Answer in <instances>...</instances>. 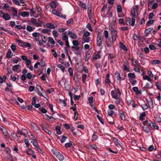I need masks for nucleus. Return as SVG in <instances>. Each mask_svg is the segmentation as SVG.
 <instances>
[{
    "mask_svg": "<svg viewBox=\"0 0 161 161\" xmlns=\"http://www.w3.org/2000/svg\"><path fill=\"white\" fill-rule=\"evenodd\" d=\"M138 9V5H135L133 7V9L131 11V14L132 16V19L131 25L133 26L134 25L135 22V19L136 18V14H137V11Z\"/></svg>",
    "mask_w": 161,
    "mask_h": 161,
    "instance_id": "obj_1",
    "label": "nucleus"
},
{
    "mask_svg": "<svg viewBox=\"0 0 161 161\" xmlns=\"http://www.w3.org/2000/svg\"><path fill=\"white\" fill-rule=\"evenodd\" d=\"M51 151L59 160L62 161L64 160V156L59 152L57 151L55 149H52L51 150Z\"/></svg>",
    "mask_w": 161,
    "mask_h": 161,
    "instance_id": "obj_2",
    "label": "nucleus"
},
{
    "mask_svg": "<svg viewBox=\"0 0 161 161\" xmlns=\"http://www.w3.org/2000/svg\"><path fill=\"white\" fill-rule=\"evenodd\" d=\"M90 33L88 31L84 32L83 36V39L84 42H89L91 41V38L89 36Z\"/></svg>",
    "mask_w": 161,
    "mask_h": 161,
    "instance_id": "obj_3",
    "label": "nucleus"
},
{
    "mask_svg": "<svg viewBox=\"0 0 161 161\" xmlns=\"http://www.w3.org/2000/svg\"><path fill=\"white\" fill-rule=\"evenodd\" d=\"M103 38V36H102L100 33H98L97 38V44L98 46L100 47V46Z\"/></svg>",
    "mask_w": 161,
    "mask_h": 161,
    "instance_id": "obj_4",
    "label": "nucleus"
},
{
    "mask_svg": "<svg viewBox=\"0 0 161 161\" xmlns=\"http://www.w3.org/2000/svg\"><path fill=\"white\" fill-rule=\"evenodd\" d=\"M148 121L146 119L145 121H142V122L143 126L142 125V127L143 131H149L148 123H147Z\"/></svg>",
    "mask_w": 161,
    "mask_h": 161,
    "instance_id": "obj_5",
    "label": "nucleus"
},
{
    "mask_svg": "<svg viewBox=\"0 0 161 161\" xmlns=\"http://www.w3.org/2000/svg\"><path fill=\"white\" fill-rule=\"evenodd\" d=\"M133 38L134 41H138V46H141V36H140L139 35H137L134 34L133 36Z\"/></svg>",
    "mask_w": 161,
    "mask_h": 161,
    "instance_id": "obj_6",
    "label": "nucleus"
},
{
    "mask_svg": "<svg viewBox=\"0 0 161 161\" xmlns=\"http://www.w3.org/2000/svg\"><path fill=\"white\" fill-rule=\"evenodd\" d=\"M132 89L133 91L136 92V96L137 98L139 99L140 101L141 100L139 94L141 93V92L140 91L141 90H140V91H139L138 88L137 87H134L132 88Z\"/></svg>",
    "mask_w": 161,
    "mask_h": 161,
    "instance_id": "obj_7",
    "label": "nucleus"
},
{
    "mask_svg": "<svg viewBox=\"0 0 161 161\" xmlns=\"http://www.w3.org/2000/svg\"><path fill=\"white\" fill-rule=\"evenodd\" d=\"M32 35L34 37L35 41L37 42L39 41V38L41 36V35L40 33L36 32L32 33Z\"/></svg>",
    "mask_w": 161,
    "mask_h": 161,
    "instance_id": "obj_8",
    "label": "nucleus"
},
{
    "mask_svg": "<svg viewBox=\"0 0 161 161\" xmlns=\"http://www.w3.org/2000/svg\"><path fill=\"white\" fill-rule=\"evenodd\" d=\"M3 158L7 161H14V159L10 154H8L4 156Z\"/></svg>",
    "mask_w": 161,
    "mask_h": 161,
    "instance_id": "obj_9",
    "label": "nucleus"
},
{
    "mask_svg": "<svg viewBox=\"0 0 161 161\" xmlns=\"http://www.w3.org/2000/svg\"><path fill=\"white\" fill-rule=\"evenodd\" d=\"M68 35L72 39H75L77 38V35L72 31H69Z\"/></svg>",
    "mask_w": 161,
    "mask_h": 161,
    "instance_id": "obj_10",
    "label": "nucleus"
},
{
    "mask_svg": "<svg viewBox=\"0 0 161 161\" xmlns=\"http://www.w3.org/2000/svg\"><path fill=\"white\" fill-rule=\"evenodd\" d=\"M1 17L5 20H8L10 19V15L7 13H4Z\"/></svg>",
    "mask_w": 161,
    "mask_h": 161,
    "instance_id": "obj_11",
    "label": "nucleus"
},
{
    "mask_svg": "<svg viewBox=\"0 0 161 161\" xmlns=\"http://www.w3.org/2000/svg\"><path fill=\"white\" fill-rule=\"evenodd\" d=\"M112 42L110 38L107 39L106 40V43L107 46L109 47H111L112 46Z\"/></svg>",
    "mask_w": 161,
    "mask_h": 161,
    "instance_id": "obj_12",
    "label": "nucleus"
},
{
    "mask_svg": "<svg viewBox=\"0 0 161 161\" xmlns=\"http://www.w3.org/2000/svg\"><path fill=\"white\" fill-rule=\"evenodd\" d=\"M119 114H120V117L121 118V119L123 120H126L125 119V113L122 110H119Z\"/></svg>",
    "mask_w": 161,
    "mask_h": 161,
    "instance_id": "obj_13",
    "label": "nucleus"
},
{
    "mask_svg": "<svg viewBox=\"0 0 161 161\" xmlns=\"http://www.w3.org/2000/svg\"><path fill=\"white\" fill-rule=\"evenodd\" d=\"M20 15L23 17H28L29 16V13L28 12L23 11L21 12Z\"/></svg>",
    "mask_w": 161,
    "mask_h": 161,
    "instance_id": "obj_14",
    "label": "nucleus"
},
{
    "mask_svg": "<svg viewBox=\"0 0 161 161\" xmlns=\"http://www.w3.org/2000/svg\"><path fill=\"white\" fill-rule=\"evenodd\" d=\"M114 75L115 77L117 79V80L120 81L121 78L120 77V75L118 72L116 71Z\"/></svg>",
    "mask_w": 161,
    "mask_h": 161,
    "instance_id": "obj_15",
    "label": "nucleus"
},
{
    "mask_svg": "<svg viewBox=\"0 0 161 161\" xmlns=\"http://www.w3.org/2000/svg\"><path fill=\"white\" fill-rule=\"evenodd\" d=\"M111 94L113 98L116 99H117L118 98L117 95L114 90L111 91Z\"/></svg>",
    "mask_w": 161,
    "mask_h": 161,
    "instance_id": "obj_16",
    "label": "nucleus"
},
{
    "mask_svg": "<svg viewBox=\"0 0 161 161\" xmlns=\"http://www.w3.org/2000/svg\"><path fill=\"white\" fill-rule=\"evenodd\" d=\"M46 26L50 29H54L55 26L52 23H48L46 24Z\"/></svg>",
    "mask_w": 161,
    "mask_h": 161,
    "instance_id": "obj_17",
    "label": "nucleus"
},
{
    "mask_svg": "<svg viewBox=\"0 0 161 161\" xmlns=\"http://www.w3.org/2000/svg\"><path fill=\"white\" fill-rule=\"evenodd\" d=\"M50 6L52 8H55L57 7L56 2H52L50 4Z\"/></svg>",
    "mask_w": 161,
    "mask_h": 161,
    "instance_id": "obj_18",
    "label": "nucleus"
},
{
    "mask_svg": "<svg viewBox=\"0 0 161 161\" xmlns=\"http://www.w3.org/2000/svg\"><path fill=\"white\" fill-rule=\"evenodd\" d=\"M13 53H12L11 50H8V51L6 54V57L7 58H10L12 56Z\"/></svg>",
    "mask_w": 161,
    "mask_h": 161,
    "instance_id": "obj_19",
    "label": "nucleus"
},
{
    "mask_svg": "<svg viewBox=\"0 0 161 161\" xmlns=\"http://www.w3.org/2000/svg\"><path fill=\"white\" fill-rule=\"evenodd\" d=\"M79 5L82 8H84V9H86V5L84 4V3H82L81 1H79Z\"/></svg>",
    "mask_w": 161,
    "mask_h": 161,
    "instance_id": "obj_20",
    "label": "nucleus"
},
{
    "mask_svg": "<svg viewBox=\"0 0 161 161\" xmlns=\"http://www.w3.org/2000/svg\"><path fill=\"white\" fill-rule=\"evenodd\" d=\"M153 27L148 28L145 30V33L147 35L150 32L153 31Z\"/></svg>",
    "mask_w": 161,
    "mask_h": 161,
    "instance_id": "obj_21",
    "label": "nucleus"
},
{
    "mask_svg": "<svg viewBox=\"0 0 161 161\" xmlns=\"http://www.w3.org/2000/svg\"><path fill=\"white\" fill-rule=\"evenodd\" d=\"M119 45L120 46L121 48L125 51H127V49L126 46L122 42H119Z\"/></svg>",
    "mask_w": 161,
    "mask_h": 161,
    "instance_id": "obj_22",
    "label": "nucleus"
},
{
    "mask_svg": "<svg viewBox=\"0 0 161 161\" xmlns=\"http://www.w3.org/2000/svg\"><path fill=\"white\" fill-rule=\"evenodd\" d=\"M50 31V30L46 29H42L41 31V32L42 33L44 34H47L48 35H49L50 33L49 32V31Z\"/></svg>",
    "mask_w": 161,
    "mask_h": 161,
    "instance_id": "obj_23",
    "label": "nucleus"
},
{
    "mask_svg": "<svg viewBox=\"0 0 161 161\" xmlns=\"http://www.w3.org/2000/svg\"><path fill=\"white\" fill-rule=\"evenodd\" d=\"M26 30L29 32H31L32 31H34L35 29V28H33L30 25H27L26 27Z\"/></svg>",
    "mask_w": 161,
    "mask_h": 161,
    "instance_id": "obj_24",
    "label": "nucleus"
},
{
    "mask_svg": "<svg viewBox=\"0 0 161 161\" xmlns=\"http://www.w3.org/2000/svg\"><path fill=\"white\" fill-rule=\"evenodd\" d=\"M48 43L49 42L53 45H54L55 43V42L53 39L51 37H48Z\"/></svg>",
    "mask_w": 161,
    "mask_h": 161,
    "instance_id": "obj_25",
    "label": "nucleus"
},
{
    "mask_svg": "<svg viewBox=\"0 0 161 161\" xmlns=\"http://www.w3.org/2000/svg\"><path fill=\"white\" fill-rule=\"evenodd\" d=\"M151 63L153 64H158L160 63V62L158 60H153L151 61Z\"/></svg>",
    "mask_w": 161,
    "mask_h": 161,
    "instance_id": "obj_26",
    "label": "nucleus"
},
{
    "mask_svg": "<svg viewBox=\"0 0 161 161\" xmlns=\"http://www.w3.org/2000/svg\"><path fill=\"white\" fill-rule=\"evenodd\" d=\"M91 54L89 53H87L86 54V57L85 59V61L86 62H87L89 58H90V57L91 56Z\"/></svg>",
    "mask_w": 161,
    "mask_h": 161,
    "instance_id": "obj_27",
    "label": "nucleus"
},
{
    "mask_svg": "<svg viewBox=\"0 0 161 161\" xmlns=\"http://www.w3.org/2000/svg\"><path fill=\"white\" fill-rule=\"evenodd\" d=\"M143 78L144 80H147L148 81L151 82V83L152 82V80L151 79L148 75L143 76Z\"/></svg>",
    "mask_w": 161,
    "mask_h": 161,
    "instance_id": "obj_28",
    "label": "nucleus"
},
{
    "mask_svg": "<svg viewBox=\"0 0 161 161\" xmlns=\"http://www.w3.org/2000/svg\"><path fill=\"white\" fill-rule=\"evenodd\" d=\"M20 66V65L19 64L16 65L14 66H13L12 67V69L14 71H15L18 69H19V67Z\"/></svg>",
    "mask_w": 161,
    "mask_h": 161,
    "instance_id": "obj_29",
    "label": "nucleus"
},
{
    "mask_svg": "<svg viewBox=\"0 0 161 161\" xmlns=\"http://www.w3.org/2000/svg\"><path fill=\"white\" fill-rule=\"evenodd\" d=\"M41 36L42 37V42L45 43L47 40V37L42 35H41Z\"/></svg>",
    "mask_w": 161,
    "mask_h": 161,
    "instance_id": "obj_30",
    "label": "nucleus"
},
{
    "mask_svg": "<svg viewBox=\"0 0 161 161\" xmlns=\"http://www.w3.org/2000/svg\"><path fill=\"white\" fill-rule=\"evenodd\" d=\"M25 28H23V27L20 25H16L15 26V28L17 30H19L21 29H25Z\"/></svg>",
    "mask_w": 161,
    "mask_h": 161,
    "instance_id": "obj_31",
    "label": "nucleus"
},
{
    "mask_svg": "<svg viewBox=\"0 0 161 161\" xmlns=\"http://www.w3.org/2000/svg\"><path fill=\"white\" fill-rule=\"evenodd\" d=\"M128 78H135L136 76L134 74L132 73H129L128 74Z\"/></svg>",
    "mask_w": 161,
    "mask_h": 161,
    "instance_id": "obj_32",
    "label": "nucleus"
},
{
    "mask_svg": "<svg viewBox=\"0 0 161 161\" xmlns=\"http://www.w3.org/2000/svg\"><path fill=\"white\" fill-rule=\"evenodd\" d=\"M108 55V58H110L111 59H113V58H114L115 57V56L114 54H111V53H108L107 54Z\"/></svg>",
    "mask_w": 161,
    "mask_h": 161,
    "instance_id": "obj_33",
    "label": "nucleus"
},
{
    "mask_svg": "<svg viewBox=\"0 0 161 161\" xmlns=\"http://www.w3.org/2000/svg\"><path fill=\"white\" fill-rule=\"evenodd\" d=\"M68 71L69 73L70 76H72L73 75V70L71 67H69L68 69Z\"/></svg>",
    "mask_w": 161,
    "mask_h": 161,
    "instance_id": "obj_34",
    "label": "nucleus"
},
{
    "mask_svg": "<svg viewBox=\"0 0 161 161\" xmlns=\"http://www.w3.org/2000/svg\"><path fill=\"white\" fill-rule=\"evenodd\" d=\"M21 46L23 47H31V44L28 42H24V44L21 45Z\"/></svg>",
    "mask_w": 161,
    "mask_h": 161,
    "instance_id": "obj_35",
    "label": "nucleus"
},
{
    "mask_svg": "<svg viewBox=\"0 0 161 161\" xmlns=\"http://www.w3.org/2000/svg\"><path fill=\"white\" fill-rule=\"evenodd\" d=\"M43 22L39 20L37 22H36V26L40 27L42 26V24Z\"/></svg>",
    "mask_w": 161,
    "mask_h": 161,
    "instance_id": "obj_36",
    "label": "nucleus"
},
{
    "mask_svg": "<svg viewBox=\"0 0 161 161\" xmlns=\"http://www.w3.org/2000/svg\"><path fill=\"white\" fill-rule=\"evenodd\" d=\"M148 47L149 48L152 50H154L156 49V47L153 44H150L149 45Z\"/></svg>",
    "mask_w": 161,
    "mask_h": 161,
    "instance_id": "obj_37",
    "label": "nucleus"
},
{
    "mask_svg": "<svg viewBox=\"0 0 161 161\" xmlns=\"http://www.w3.org/2000/svg\"><path fill=\"white\" fill-rule=\"evenodd\" d=\"M57 67L58 68L60 69H61L62 72H64V71L65 70V68L64 66H63L61 64H58L57 65Z\"/></svg>",
    "mask_w": 161,
    "mask_h": 161,
    "instance_id": "obj_38",
    "label": "nucleus"
},
{
    "mask_svg": "<svg viewBox=\"0 0 161 161\" xmlns=\"http://www.w3.org/2000/svg\"><path fill=\"white\" fill-rule=\"evenodd\" d=\"M117 12L118 13L122 11V8L120 5H118L117 6Z\"/></svg>",
    "mask_w": 161,
    "mask_h": 161,
    "instance_id": "obj_39",
    "label": "nucleus"
},
{
    "mask_svg": "<svg viewBox=\"0 0 161 161\" xmlns=\"http://www.w3.org/2000/svg\"><path fill=\"white\" fill-rule=\"evenodd\" d=\"M57 16L59 17L60 18H63V19H65L66 16L65 15H62V14L61 13H59L58 15H57Z\"/></svg>",
    "mask_w": 161,
    "mask_h": 161,
    "instance_id": "obj_40",
    "label": "nucleus"
},
{
    "mask_svg": "<svg viewBox=\"0 0 161 161\" xmlns=\"http://www.w3.org/2000/svg\"><path fill=\"white\" fill-rule=\"evenodd\" d=\"M154 20H149L146 23V25L147 26H149L150 25L154 23Z\"/></svg>",
    "mask_w": 161,
    "mask_h": 161,
    "instance_id": "obj_41",
    "label": "nucleus"
},
{
    "mask_svg": "<svg viewBox=\"0 0 161 161\" xmlns=\"http://www.w3.org/2000/svg\"><path fill=\"white\" fill-rule=\"evenodd\" d=\"M148 107V105L146 104H145L143 105H142V108L143 110H145L147 109Z\"/></svg>",
    "mask_w": 161,
    "mask_h": 161,
    "instance_id": "obj_42",
    "label": "nucleus"
},
{
    "mask_svg": "<svg viewBox=\"0 0 161 161\" xmlns=\"http://www.w3.org/2000/svg\"><path fill=\"white\" fill-rule=\"evenodd\" d=\"M71 87V86L70 84H68L66 85H65V88L68 91H69L70 90Z\"/></svg>",
    "mask_w": 161,
    "mask_h": 161,
    "instance_id": "obj_43",
    "label": "nucleus"
},
{
    "mask_svg": "<svg viewBox=\"0 0 161 161\" xmlns=\"http://www.w3.org/2000/svg\"><path fill=\"white\" fill-rule=\"evenodd\" d=\"M126 24L127 25H130V24L131 19L130 18H127L126 19Z\"/></svg>",
    "mask_w": 161,
    "mask_h": 161,
    "instance_id": "obj_44",
    "label": "nucleus"
},
{
    "mask_svg": "<svg viewBox=\"0 0 161 161\" xmlns=\"http://www.w3.org/2000/svg\"><path fill=\"white\" fill-rule=\"evenodd\" d=\"M52 33L54 37H57L58 35V34L56 31L53 30Z\"/></svg>",
    "mask_w": 161,
    "mask_h": 161,
    "instance_id": "obj_45",
    "label": "nucleus"
},
{
    "mask_svg": "<svg viewBox=\"0 0 161 161\" xmlns=\"http://www.w3.org/2000/svg\"><path fill=\"white\" fill-rule=\"evenodd\" d=\"M41 65L42 67H44L46 65V63L43 60V59L42 58L41 60Z\"/></svg>",
    "mask_w": 161,
    "mask_h": 161,
    "instance_id": "obj_46",
    "label": "nucleus"
},
{
    "mask_svg": "<svg viewBox=\"0 0 161 161\" xmlns=\"http://www.w3.org/2000/svg\"><path fill=\"white\" fill-rule=\"evenodd\" d=\"M97 117L98 119V120L100 121L101 123H102L103 124H104V121L101 118V117L99 115H97Z\"/></svg>",
    "mask_w": 161,
    "mask_h": 161,
    "instance_id": "obj_47",
    "label": "nucleus"
},
{
    "mask_svg": "<svg viewBox=\"0 0 161 161\" xmlns=\"http://www.w3.org/2000/svg\"><path fill=\"white\" fill-rule=\"evenodd\" d=\"M13 2L17 6H19L20 5L19 2L18 0H13Z\"/></svg>",
    "mask_w": 161,
    "mask_h": 161,
    "instance_id": "obj_48",
    "label": "nucleus"
},
{
    "mask_svg": "<svg viewBox=\"0 0 161 161\" xmlns=\"http://www.w3.org/2000/svg\"><path fill=\"white\" fill-rule=\"evenodd\" d=\"M114 113V112L113 110H108V115L109 116H111Z\"/></svg>",
    "mask_w": 161,
    "mask_h": 161,
    "instance_id": "obj_49",
    "label": "nucleus"
},
{
    "mask_svg": "<svg viewBox=\"0 0 161 161\" xmlns=\"http://www.w3.org/2000/svg\"><path fill=\"white\" fill-rule=\"evenodd\" d=\"M5 151L6 153V155H7L8 154H10L11 150L9 148L7 147L6 148Z\"/></svg>",
    "mask_w": 161,
    "mask_h": 161,
    "instance_id": "obj_50",
    "label": "nucleus"
},
{
    "mask_svg": "<svg viewBox=\"0 0 161 161\" xmlns=\"http://www.w3.org/2000/svg\"><path fill=\"white\" fill-rule=\"evenodd\" d=\"M74 107H70V109H72L73 111H74V112H77L76 110V104H74Z\"/></svg>",
    "mask_w": 161,
    "mask_h": 161,
    "instance_id": "obj_51",
    "label": "nucleus"
},
{
    "mask_svg": "<svg viewBox=\"0 0 161 161\" xmlns=\"http://www.w3.org/2000/svg\"><path fill=\"white\" fill-rule=\"evenodd\" d=\"M97 138V136L94 134L92 137V141H95Z\"/></svg>",
    "mask_w": 161,
    "mask_h": 161,
    "instance_id": "obj_52",
    "label": "nucleus"
},
{
    "mask_svg": "<svg viewBox=\"0 0 161 161\" xmlns=\"http://www.w3.org/2000/svg\"><path fill=\"white\" fill-rule=\"evenodd\" d=\"M86 28L90 31H92V29L91 26V25L89 23H88L86 25Z\"/></svg>",
    "mask_w": 161,
    "mask_h": 161,
    "instance_id": "obj_53",
    "label": "nucleus"
},
{
    "mask_svg": "<svg viewBox=\"0 0 161 161\" xmlns=\"http://www.w3.org/2000/svg\"><path fill=\"white\" fill-rule=\"evenodd\" d=\"M78 112H74V119H75V120H77L78 119Z\"/></svg>",
    "mask_w": 161,
    "mask_h": 161,
    "instance_id": "obj_54",
    "label": "nucleus"
},
{
    "mask_svg": "<svg viewBox=\"0 0 161 161\" xmlns=\"http://www.w3.org/2000/svg\"><path fill=\"white\" fill-rule=\"evenodd\" d=\"M62 39L63 40L66 41L68 40V37L67 35H62Z\"/></svg>",
    "mask_w": 161,
    "mask_h": 161,
    "instance_id": "obj_55",
    "label": "nucleus"
},
{
    "mask_svg": "<svg viewBox=\"0 0 161 161\" xmlns=\"http://www.w3.org/2000/svg\"><path fill=\"white\" fill-rule=\"evenodd\" d=\"M104 36L105 38H108V33L107 30H105L104 31Z\"/></svg>",
    "mask_w": 161,
    "mask_h": 161,
    "instance_id": "obj_56",
    "label": "nucleus"
},
{
    "mask_svg": "<svg viewBox=\"0 0 161 161\" xmlns=\"http://www.w3.org/2000/svg\"><path fill=\"white\" fill-rule=\"evenodd\" d=\"M72 43L73 44L74 46H77L79 45V43H78V42L77 40H74L72 42Z\"/></svg>",
    "mask_w": 161,
    "mask_h": 161,
    "instance_id": "obj_57",
    "label": "nucleus"
},
{
    "mask_svg": "<svg viewBox=\"0 0 161 161\" xmlns=\"http://www.w3.org/2000/svg\"><path fill=\"white\" fill-rule=\"evenodd\" d=\"M80 98V95H74V98L75 100H79Z\"/></svg>",
    "mask_w": 161,
    "mask_h": 161,
    "instance_id": "obj_58",
    "label": "nucleus"
},
{
    "mask_svg": "<svg viewBox=\"0 0 161 161\" xmlns=\"http://www.w3.org/2000/svg\"><path fill=\"white\" fill-rule=\"evenodd\" d=\"M67 138V137L64 136H62V138L61 140V143H64L65 141V140Z\"/></svg>",
    "mask_w": 161,
    "mask_h": 161,
    "instance_id": "obj_59",
    "label": "nucleus"
},
{
    "mask_svg": "<svg viewBox=\"0 0 161 161\" xmlns=\"http://www.w3.org/2000/svg\"><path fill=\"white\" fill-rule=\"evenodd\" d=\"M66 30V28H59L58 29V31L60 32H63L64 31Z\"/></svg>",
    "mask_w": 161,
    "mask_h": 161,
    "instance_id": "obj_60",
    "label": "nucleus"
},
{
    "mask_svg": "<svg viewBox=\"0 0 161 161\" xmlns=\"http://www.w3.org/2000/svg\"><path fill=\"white\" fill-rule=\"evenodd\" d=\"M145 87L147 89H148L152 88V86L151 87L150 86V84L149 83H148V82L145 85Z\"/></svg>",
    "mask_w": 161,
    "mask_h": 161,
    "instance_id": "obj_61",
    "label": "nucleus"
},
{
    "mask_svg": "<svg viewBox=\"0 0 161 161\" xmlns=\"http://www.w3.org/2000/svg\"><path fill=\"white\" fill-rule=\"evenodd\" d=\"M31 63V61L29 59H27L25 61V64L27 66L29 65Z\"/></svg>",
    "mask_w": 161,
    "mask_h": 161,
    "instance_id": "obj_62",
    "label": "nucleus"
},
{
    "mask_svg": "<svg viewBox=\"0 0 161 161\" xmlns=\"http://www.w3.org/2000/svg\"><path fill=\"white\" fill-rule=\"evenodd\" d=\"M109 29L112 34L114 32V31H117L116 30H115L112 26L109 27Z\"/></svg>",
    "mask_w": 161,
    "mask_h": 161,
    "instance_id": "obj_63",
    "label": "nucleus"
},
{
    "mask_svg": "<svg viewBox=\"0 0 161 161\" xmlns=\"http://www.w3.org/2000/svg\"><path fill=\"white\" fill-rule=\"evenodd\" d=\"M72 145V144L71 142H68L65 144V146L66 147H69Z\"/></svg>",
    "mask_w": 161,
    "mask_h": 161,
    "instance_id": "obj_64",
    "label": "nucleus"
}]
</instances>
